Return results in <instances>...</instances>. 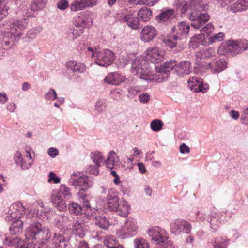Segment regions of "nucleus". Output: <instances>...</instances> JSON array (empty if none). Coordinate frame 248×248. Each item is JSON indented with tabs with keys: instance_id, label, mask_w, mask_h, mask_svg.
Here are the masks:
<instances>
[{
	"instance_id": "nucleus-35",
	"label": "nucleus",
	"mask_w": 248,
	"mask_h": 248,
	"mask_svg": "<svg viewBox=\"0 0 248 248\" xmlns=\"http://www.w3.org/2000/svg\"><path fill=\"white\" fill-rule=\"evenodd\" d=\"M91 158L94 164L98 166H101V164L104 159L102 154L98 151L92 152Z\"/></svg>"
},
{
	"instance_id": "nucleus-29",
	"label": "nucleus",
	"mask_w": 248,
	"mask_h": 248,
	"mask_svg": "<svg viewBox=\"0 0 248 248\" xmlns=\"http://www.w3.org/2000/svg\"><path fill=\"white\" fill-rule=\"evenodd\" d=\"M192 1H193L194 3H196L198 2V5L200 4V2H201V0H189V1H181L178 4V6L181 14H185L188 9H190L191 11H192L193 8L195 9L192 6Z\"/></svg>"
},
{
	"instance_id": "nucleus-34",
	"label": "nucleus",
	"mask_w": 248,
	"mask_h": 248,
	"mask_svg": "<svg viewBox=\"0 0 248 248\" xmlns=\"http://www.w3.org/2000/svg\"><path fill=\"white\" fill-rule=\"evenodd\" d=\"M10 228V232L12 235H15L21 232L23 230V221H17L12 222Z\"/></svg>"
},
{
	"instance_id": "nucleus-15",
	"label": "nucleus",
	"mask_w": 248,
	"mask_h": 248,
	"mask_svg": "<svg viewBox=\"0 0 248 248\" xmlns=\"http://www.w3.org/2000/svg\"><path fill=\"white\" fill-rule=\"evenodd\" d=\"M20 37H17L11 32L10 25L8 31H5L2 32L0 36V40L2 46L5 50L10 49L14 45V40L19 38Z\"/></svg>"
},
{
	"instance_id": "nucleus-52",
	"label": "nucleus",
	"mask_w": 248,
	"mask_h": 248,
	"mask_svg": "<svg viewBox=\"0 0 248 248\" xmlns=\"http://www.w3.org/2000/svg\"><path fill=\"white\" fill-rule=\"evenodd\" d=\"M159 0H137V3L139 4L153 6Z\"/></svg>"
},
{
	"instance_id": "nucleus-14",
	"label": "nucleus",
	"mask_w": 248,
	"mask_h": 248,
	"mask_svg": "<svg viewBox=\"0 0 248 248\" xmlns=\"http://www.w3.org/2000/svg\"><path fill=\"white\" fill-rule=\"evenodd\" d=\"M218 2L222 6L230 4L231 2L234 3L230 6V8L228 9L234 13L240 12L246 9L248 7V0H218Z\"/></svg>"
},
{
	"instance_id": "nucleus-7",
	"label": "nucleus",
	"mask_w": 248,
	"mask_h": 248,
	"mask_svg": "<svg viewBox=\"0 0 248 248\" xmlns=\"http://www.w3.org/2000/svg\"><path fill=\"white\" fill-rule=\"evenodd\" d=\"M86 52L88 55L94 58V62L101 61L104 62H111L116 60V56L113 52L107 49L100 52L98 46H96L93 48L89 47Z\"/></svg>"
},
{
	"instance_id": "nucleus-16",
	"label": "nucleus",
	"mask_w": 248,
	"mask_h": 248,
	"mask_svg": "<svg viewBox=\"0 0 248 248\" xmlns=\"http://www.w3.org/2000/svg\"><path fill=\"white\" fill-rule=\"evenodd\" d=\"M189 25L186 22H179L177 25L172 29L174 40H180L183 37L186 38L189 32Z\"/></svg>"
},
{
	"instance_id": "nucleus-23",
	"label": "nucleus",
	"mask_w": 248,
	"mask_h": 248,
	"mask_svg": "<svg viewBox=\"0 0 248 248\" xmlns=\"http://www.w3.org/2000/svg\"><path fill=\"white\" fill-rule=\"evenodd\" d=\"M72 232L73 234L80 238H83L87 230L84 223L81 221H76L74 224H72L71 227Z\"/></svg>"
},
{
	"instance_id": "nucleus-53",
	"label": "nucleus",
	"mask_w": 248,
	"mask_h": 248,
	"mask_svg": "<svg viewBox=\"0 0 248 248\" xmlns=\"http://www.w3.org/2000/svg\"><path fill=\"white\" fill-rule=\"evenodd\" d=\"M177 40H175L174 39V36L172 38H166L163 40L164 43L167 46H168L170 48H173L176 46V44L177 42Z\"/></svg>"
},
{
	"instance_id": "nucleus-12",
	"label": "nucleus",
	"mask_w": 248,
	"mask_h": 248,
	"mask_svg": "<svg viewBox=\"0 0 248 248\" xmlns=\"http://www.w3.org/2000/svg\"><path fill=\"white\" fill-rule=\"evenodd\" d=\"M170 229L171 232L174 234H179L182 232L189 234L191 231L192 226L187 221L177 219L171 224Z\"/></svg>"
},
{
	"instance_id": "nucleus-1",
	"label": "nucleus",
	"mask_w": 248,
	"mask_h": 248,
	"mask_svg": "<svg viewBox=\"0 0 248 248\" xmlns=\"http://www.w3.org/2000/svg\"><path fill=\"white\" fill-rule=\"evenodd\" d=\"M51 231L47 226L39 222L31 224L25 233L26 239L21 240L18 237H6L3 241L6 246L13 248H27L30 245L33 248H40L51 238Z\"/></svg>"
},
{
	"instance_id": "nucleus-38",
	"label": "nucleus",
	"mask_w": 248,
	"mask_h": 248,
	"mask_svg": "<svg viewBox=\"0 0 248 248\" xmlns=\"http://www.w3.org/2000/svg\"><path fill=\"white\" fill-rule=\"evenodd\" d=\"M94 219L95 224L101 228L106 229L109 225L108 221L105 216H96Z\"/></svg>"
},
{
	"instance_id": "nucleus-33",
	"label": "nucleus",
	"mask_w": 248,
	"mask_h": 248,
	"mask_svg": "<svg viewBox=\"0 0 248 248\" xmlns=\"http://www.w3.org/2000/svg\"><path fill=\"white\" fill-rule=\"evenodd\" d=\"M175 16V12L173 9H168L163 11L160 13L157 18L163 21H166L169 19L174 18Z\"/></svg>"
},
{
	"instance_id": "nucleus-13",
	"label": "nucleus",
	"mask_w": 248,
	"mask_h": 248,
	"mask_svg": "<svg viewBox=\"0 0 248 248\" xmlns=\"http://www.w3.org/2000/svg\"><path fill=\"white\" fill-rule=\"evenodd\" d=\"M188 86L191 91L196 93H206L209 88L207 83L203 82L202 79L196 77H191L189 78Z\"/></svg>"
},
{
	"instance_id": "nucleus-2",
	"label": "nucleus",
	"mask_w": 248,
	"mask_h": 248,
	"mask_svg": "<svg viewBox=\"0 0 248 248\" xmlns=\"http://www.w3.org/2000/svg\"><path fill=\"white\" fill-rule=\"evenodd\" d=\"M48 0H33L30 4L31 11L29 6L26 3L21 4L18 7L16 14L21 20L15 21L10 24L11 32L16 34L17 37L22 35V31L27 26V20L29 17L33 16L32 11L41 10L45 7L47 3Z\"/></svg>"
},
{
	"instance_id": "nucleus-45",
	"label": "nucleus",
	"mask_w": 248,
	"mask_h": 248,
	"mask_svg": "<svg viewBox=\"0 0 248 248\" xmlns=\"http://www.w3.org/2000/svg\"><path fill=\"white\" fill-rule=\"evenodd\" d=\"M204 39V36L203 34H199L195 35L190 39V46H194V44H196L195 46H197V44H202L204 45L202 40Z\"/></svg>"
},
{
	"instance_id": "nucleus-11",
	"label": "nucleus",
	"mask_w": 248,
	"mask_h": 248,
	"mask_svg": "<svg viewBox=\"0 0 248 248\" xmlns=\"http://www.w3.org/2000/svg\"><path fill=\"white\" fill-rule=\"evenodd\" d=\"M165 52L163 51H159L158 47L148 48L143 57L139 58L138 61H141L145 62H155V61H163L164 60Z\"/></svg>"
},
{
	"instance_id": "nucleus-6",
	"label": "nucleus",
	"mask_w": 248,
	"mask_h": 248,
	"mask_svg": "<svg viewBox=\"0 0 248 248\" xmlns=\"http://www.w3.org/2000/svg\"><path fill=\"white\" fill-rule=\"evenodd\" d=\"M139 227L136 219L132 217L127 218L120 229L117 231V235L121 239H125L135 235Z\"/></svg>"
},
{
	"instance_id": "nucleus-4",
	"label": "nucleus",
	"mask_w": 248,
	"mask_h": 248,
	"mask_svg": "<svg viewBox=\"0 0 248 248\" xmlns=\"http://www.w3.org/2000/svg\"><path fill=\"white\" fill-rule=\"evenodd\" d=\"M192 6L195 9H192L190 11L188 17L191 22V26L198 29L205 24L210 19L209 15L207 13L206 9L207 5L201 4L198 5V2L196 3L192 1Z\"/></svg>"
},
{
	"instance_id": "nucleus-63",
	"label": "nucleus",
	"mask_w": 248,
	"mask_h": 248,
	"mask_svg": "<svg viewBox=\"0 0 248 248\" xmlns=\"http://www.w3.org/2000/svg\"><path fill=\"white\" fill-rule=\"evenodd\" d=\"M180 151L182 154H188L189 148L186 144L183 143L180 146Z\"/></svg>"
},
{
	"instance_id": "nucleus-28",
	"label": "nucleus",
	"mask_w": 248,
	"mask_h": 248,
	"mask_svg": "<svg viewBox=\"0 0 248 248\" xmlns=\"http://www.w3.org/2000/svg\"><path fill=\"white\" fill-rule=\"evenodd\" d=\"M175 63H155L156 71L159 73H167L173 70Z\"/></svg>"
},
{
	"instance_id": "nucleus-26",
	"label": "nucleus",
	"mask_w": 248,
	"mask_h": 248,
	"mask_svg": "<svg viewBox=\"0 0 248 248\" xmlns=\"http://www.w3.org/2000/svg\"><path fill=\"white\" fill-rule=\"evenodd\" d=\"M123 19L130 28L136 30L140 27V23L139 19L133 14H126L124 16Z\"/></svg>"
},
{
	"instance_id": "nucleus-10",
	"label": "nucleus",
	"mask_w": 248,
	"mask_h": 248,
	"mask_svg": "<svg viewBox=\"0 0 248 248\" xmlns=\"http://www.w3.org/2000/svg\"><path fill=\"white\" fill-rule=\"evenodd\" d=\"M147 233L151 240L157 244L164 243L169 238L166 231L159 227H152L147 231Z\"/></svg>"
},
{
	"instance_id": "nucleus-43",
	"label": "nucleus",
	"mask_w": 248,
	"mask_h": 248,
	"mask_svg": "<svg viewBox=\"0 0 248 248\" xmlns=\"http://www.w3.org/2000/svg\"><path fill=\"white\" fill-rule=\"evenodd\" d=\"M163 125L162 122L158 119H155L152 121L150 124L151 129L154 131H158L162 129Z\"/></svg>"
},
{
	"instance_id": "nucleus-5",
	"label": "nucleus",
	"mask_w": 248,
	"mask_h": 248,
	"mask_svg": "<svg viewBox=\"0 0 248 248\" xmlns=\"http://www.w3.org/2000/svg\"><path fill=\"white\" fill-rule=\"evenodd\" d=\"M71 196L70 189L65 185L62 184L60 186L59 190L52 191L51 202L57 210L63 211L66 209L67 207L65 199H69Z\"/></svg>"
},
{
	"instance_id": "nucleus-32",
	"label": "nucleus",
	"mask_w": 248,
	"mask_h": 248,
	"mask_svg": "<svg viewBox=\"0 0 248 248\" xmlns=\"http://www.w3.org/2000/svg\"><path fill=\"white\" fill-rule=\"evenodd\" d=\"M104 244L108 248H124L122 245H116L117 240L113 236H106L104 238Z\"/></svg>"
},
{
	"instance_id": "nucleus-37",
	"label": "nucleus",
	"mask_w": 248,
	"mask_h": 248,
	"mask_svg": "<svg viewBox=\"0 0 248 248\" xmlns=\"http://www.w3.org/2000/svg\"><path fill=\"white\" fill-rule=\"evenodd\" d=\"M169 90V96L175 102H177L179 99L180 94L178 91V88L175 84L173 85L170 86Z\"/></svg>"
},
{
	"instance_id": "nucleus-41",
	"label": "nucleus",
	"mask_w": 248,
	"mask_h": 248,
	"mask_svg": "<svg viewBox=\"0 0 248 248\" xmlns=\"http://www.w3.org/2000/svg\"><path fill=\"white\" fill-rule=\"evenodd\" d=\"M228 240L224 238H217L214 240V248H227Z\"/></svg>"
},
{
	"instance_id": "nucleus-56",
	"label": "nucleus",
	"mask_w": 248,
	"mask_h": 248,
	"mask_svg": "<svg viewBox=\"0 0 248 248\" xmlns=\"http://www.w3.org/2000/svg\"><path fill=\"white\" fill-rule=\"evenodd\" d=\"M213 30L214 26L212 23H209L202 29V31L205 33L208 36L211 34Z\"/></svg>"
},
{
	"instance_id": "nucleus-40",
	"label": "nucleus",
	"mask_w": 248,
	"mask_h": 248,
	"mask_svg": "<svg viewBox=\"0 0 248 248\" xmlns=\"http://www.w3.org/2000/svg\"><path fill=\"white\" fill-rule=\"evenodd\" d=\"M84 208H83V206L82 207H81L79 204L74 202H71L68 205L69 212L71 214L75 215H78L82 213V211H84Z\"/></svg>"
},
{
	"instance_id": "nucleus-25",
	"label": "nucleus",
	"mask_w": 248,
	"mask_h": 248,
	"mask_svg": "<svg viewBox=\"0 0 248 248\" xmlns=\"http://www.w3.org/2000/svg\"><path fill=\"white\" fill-rule=\"evenodd\" d=\"M119 163V159L116 153L113 151H110L105 161L106 167L108 169H112L116 166H118Z\"/></svg>"
},
{
	"instance_id": "nucleus-62",
	"label": "nucleus",
	"mask_w": 248,
	"mask_h": 248,
	"mask_svg": "<svg viewBox=\"0 0 248 248\" xmlns=\"http://www.w3.org/2000/svg\"><path fill=\"white\" fill-rule=\"evenodd\" d=\"M47 153L51 157L55 158L58 155L59 152L56 148L51 147L48 150Z\"/></svg>"
},
{
	"instance_id": "nucleus-46",
	"label": "nucleus",
	"mask_w": 248,
	"mask_h": 248,
	"mask_svg": "<svg viewBox=\"0 0 248 248\" xmlns=\"http://www.w3.org/2000/svg\"><path fill=\"white\" fill-rule=\"evenodd\" d=\"M78 196L81 201L84 202L83 208L88 209L90 208L88 200L86 199L87 194L85 193L84 190L81 189L78 193Z\"/></svg>"
},
{
	"instance_id": "nucleus-30",
	"label": "nucleus",
	"mask_w": 248,
	"mask_h": 248,
	"mask_svg": "<svg viewBox=\"0 0 248 248\" xmlns=\"http://www.w3.org/2000/svg\"><path fill=\"white\" fill-rule=\"evenodd\" d=\"M138 16L141 20L146 22L151 19L152 16V12L150 9L144 7L138 11Z\"/></svg>"
},
{
	"instance_id": "nucleus-42",
	"label": "nucleus",
	"mask_w": 248,
	"mask_h": 248,
	"mask_svg": "<svg viewBox=\"0 0 248 248\" xmlns=\"http://www.w3.org/2000/svg\"><path fill=\"white\" fill-rule=\"evenodd\" d=\"M49 212L50 209L49 208H42L37 212L36 216L40 220L47 219L49 217Z\"/></svg>"
},
{
	"instance_id": "nucleus-49",
	"label": "nucleus",
	"mask_w": 248,
	"mask_h": 248,
	"mask_svg": "<svg viewBox=\"0 0 248 248\" xmlns=\"http://www.w3.org/2000/svg\"><path fill=\"white\" fill-rule=\"evenodd\" d=\"M224 37V33L222 32H219L218 33L216 34L213 36H211L208 38L209 42L210 44H212L216 41H221L223 39Z\"/></svg>"
},
{
	"instance_id": "nucleus-27",
	"label": "nucleus",
	"mask_w": 248,
	"mask_h": 248,
	"mask_svg": "<svg viewBox=\"0 0 248 248\" xmlns=\"http://www.w3.org/2000/svg\"><path fill=\"white\" fill-rule=\"evenodd\" d=\"M53 244L51 248H69V242L65 239L62 234H58V236L55 234L53 239Z\"/></svg>"
},
{
	"instance_id": "nucleus-21",
	"label": "nucleus",
	"mask_w": 248,
	"mask_h": 248,
	"mask_svg": "<svg viewBox=\"0 0 248 248\" xmlns=\"http://www.w3.org/2000/svg\"><path fill=\"white\" fill-rule=\"evenodd\" d=\"M126 78L119 73L112 72L109 73L104 78V82L109 84L118 85L124 82Z\"/></svg>"
},
{
	"instance_id": "nucleus-64",
	"label": "nucleus",
	"mask_w": 248,
	"mask_h": 248,
	"mask_svg": "<svg viewBox=\"0 0 248 248\" xmlns=\"http://www.w3.org/2000/svg\"><path fill=\"white\" fill-rule=\"evenodd\" d=\"M229 116L232 119L236 120L239 117V113L234 110H232L229 112Z\"/></svg>"
},
{
	"instance_id": "nucleus-8",
	"label": "nucleus",
	"mask_w": 248,
	"mask_h": 248,
	"mask_svg": "<svg viewBox=\"0 0 248 248\" xmlns=\"http://www.w3.org/2000/svg\"><path fill=\"white\" fill-rule=\"evenodd\" d=\"M131 72L148 82H156L158 80L156 76L152 74L147 63H132Z\"/></svg>"
},
{
	"instance_id": "nucleus-48",
	"label": "nucleus",
	"mask_w": 248,
	"mask_h": 248,
	"mask_svg": "<svg viewBox=\"0 0 248 248\" xmlns=\"http://www.w3.org/2000/svg\"><path fill=\"white\" fill-rule=\"evenodd\" d=\"M9 7L3 3H0V20L6 17L8 14Z\"/></svg>"
},
{
	"instance_id": "nucleus-47",
	"label": "nucleus",
	"mask_w": 248,
	"mask_h": 248,
	"mask_svg": "<svg viewBox=\"0 0 248 248\" xmlns=\"http://www.w3.org/2000/svg\"><path fill=\"white\" fill-rule=\"evenodd\" d=\"M83 33V29L80 27H75L73 29H71L69 33L72 34L73 39L77 38Z\"/></svg>"
},
{
	"instance_id": "nucleus-24",
	"label": "nucleus",
	"mask_w": 248,
	"mask_h": 248,
	"mask_svg": "<svg viewBox=\"0 0 248 248\" xmlns=\"http://www.w3.org/2000/svg\"><path fill=\"white\" fill-rule=\"evenodd\" d=\"M173 70L180 76L188 75L191 71L190 63H175Z\"/></svg>"
},
{
	"instance_id": "nucleus-17",
	"label": "nucleus",
	"mask_w": 248,
	"mask_h": 248,
	"mask_svg": "<svg viewBox=\"0 0 248 248\" xmlns=\"http://www.w3.org/2000/svg\"><path fill=\"white\" fill-rule=\"evenodd\" d=\"M140 35L141 40L144 42H149L157 36V31L154 27L146 25L142 28Z\"/></svg>"
},
{
	"instance_id": "nucleus-50",
	"label": "nucleus",
	"mask_w": 248,
	"mask_h": 248,
	"mask_svg": "<svg viewBox=\"0 0 248 248\" xmlns=\"http://www.w3.org/2000/svg\"><path fill=\"white\" fill-rule=\"evenodd\" d=\"M45 98L46 100H54L57 98V93L54 89H50L45 94Z\"/></svg>"
},
{
	"instance_id": "nucleus-59",
	"label": "nucleus",
	"mask_w": 248,
	"mask_h": 248,
	"mask_svg": "<svg viewBox=\"0 0 248 248\" xmlns=\"http://www.w3.org/2000/svg\"><path fill=\"white\" fill-rule=\"evenodd\" d=\"M150 99V96L147 93H143L139 96V100L142 103H148Z\"/></svg>"
},
{
	"instance_id": "nucleus-58",
	"label": "nucleus",
	"mask_w": 248,
	"mask_h": 248,
	"mask_svg": "<svg viewBox=\"0 0 248 248\" xmlns=\"http://www.w3.org/2000/svg\"><path fill=\"white\" fill-rule=\"evenodd\" d=\"M105 108V102L103 100H99L97 101L95 105V109L98 112H101Z\"/></svg>"
},
{
	"instance_id": "nucleus-44",
	"label": "nucleus",
	"mask_w": 248,
	"mask_h": 248,
	"mask_svg": "<svg viewBox=\"0 0 248 248\" xmlns=\"http://www.w3.org/2000/svg\"><path fill=\"white\" fill-rule=\"evenodd\" d=\"M83 64L82 63H68L66 66L73 71H84Z\"/></svg>"
},
{
	"instance_id": "nucleus-3",
	"label": "nucleus",
	"mask_w": 248,
	"mask_h": 248,
	"mask_svg": "<svg viewBox=\"0 0 248 248\" xmlns=\"http://www.w3.org/2000/svg\"><path fill=\"white\" fill-rule=\"evenodd\" d=\"M248 48V42L244 40H228L222 44L218 49V54L222 56V60L224 62V57H230L234 56Z\"/></svg>"
},
{
	"instance_id": "nucleus-22",
	"label": "nucleus",
	"mask_w": 248,
	"mask_h": 248,
	"mask_svg": "<svg viewBox=\"0 0 248 248\" xmlns=\"http://www.w3.org/2000/svg\"><path fill=\"white\" fill-rule=\"evenodd\" d=\"M130 206L127 201L123 198L121 199V202H119V205L114 210L118 215L122 217H126L130 211Z\"/></svg>"
},
{
	"instance_id": "nucleus-54",
	"label": "nucleus",
	"mask_w": 248,
	"mask_h": 248,
	"mask_svg": "<svg viewBox=\"0 0 248 248\" xmlns=\"http://www.w3.org/2000/svg\"><path fill=\"white\" fill-rule=\"evenodd\" d=\"M70 7L68 1L66 0H61L57 4V8L61 10H64L68 7Z\"/></svg>"
},
{
	"instance_id": "nucleus-51",
	"label": "nucleus",
	"mask_w": 248,
	"mask_h": 248,
	"mask_svg": "<svg viewBox=\"0 0 248 248\" xmlns=\"http://www.w3.org/2000/svg\"><path fill=\"white\" fill-rule=\"evenodd\" d=\"M14 160L17 164L20 165L22 168H25L23 164L22 156L20 152L17 151L15 154Z\"/></svg>"
},
{
	"instance_id": "nucleus-31",
	"label": "nucleus",
	"mask_w": 248,
	"mask_h": 248,
	"mask_svg": "<svg viewBox=\"0 0 248 248\" xmlns=\"http://www.w3.org/2000/svg\"><path fill=\"white\" fill-rule=\"evenodd\" d=\"M86 0H75L70 5L71 11L77 12L87 8Z\"/></svg>"
},
{
	"instance_id": "nucleus-20",
	"label": "nucleus",
	"mask_w": 248,
	"mask_h": 248,
	"mask_svg": "<svg viewBox=\"0 0 248 248\" xmlns=\"http://www.w3.org/2000/svg\"><path fill=\"white\" fill-rule=\"evenodd\" d=\"M69 181L75 187L78 186H83L89 188L93 185V178L87 176H80L76 179H69Z\"/></svg>"
},
{
	"instance_id": "nucleus-57",
	"label": "nucleus",
	"mask_w": 248,
	"mask_h": 248,
	"mask_svg": "<svg viewBox=\"0 0 248 248\" xmlns=\"http://www.w3.org/2000/svg\"><path fill=\"white\" fill-rule=\"evenodd\" d=\"M100 166H98L96 165L94 166L90 165L88 169V171L91 174L97 175L99 174V170L98 168Z\"/></svg>"
},
{
	"instance_id": "nucleus-60",
	"label": "nucleus",
	"mask_w": 248,
	"mask_h": 248,
	"mask_svg": "<svg viewBox=\"0 0 248 248\" xmlns=\"http://www.w3.org/2000/svg\"><path fill=\"white\" fill-rule=\"evenodd\" d=\"M53 181L54 183H59L60 182V179L56 175V174L52 172L49 173V179L48 181L50 182Z\"/></svg>"
},
{
	"instance_id": "nucleus-36",
	"label": "nucleus",
	"mask_w": 248,
	"mask_h": 248,
	"mask_svg": "<svg viewBox=\"0 0 248 248\" xmlns=\"http://www.w3.org/2000/svg\"><path fill=\"white\" fill-rule=\"evenodd\" d=\"M211 71L213 72H220L226 67V63H209L207 64Z\"/></svg>"
},
{
	"instance_id": "nucleus-39",
	"label": "nucleus",
	"mask_w": 248,
	"mask_h": 248,
	"mask_svg": "<svg viewBox=\"0 0 248 248\" xmlns=\"http://www.w3.org/2000/svg\"><path fill=\"white\" fill-rule=\"evenodd\" d=\"M133 245L135 248H148L149 244L143 238L139 237L134 239Z\"/></svg>"
},
{
	"instance_id": "nucleus-18",
	"label": "nucleus",
	"mask_w": 248,
	"mask_h": 248,
	"mask_svg": "<svg viewBox=\"0 0 248 248\" xmlns=\"http://www.w3.org/2000/svg\"><path fill=\"white\" fill-rule=\"evenodd\" d=\"M74 222V218L65 214L58 215L55 218V223L58 227L67 229H71Z\"/></svg>"
},
{
	"instance_id": "nucleus-19",
	"label": "nucleus",
	"mask_w": 248,
	"mask_h": 248,
	"mask_svg": "<svg viewBox=\"0 0 248 248\" xmlns=\"http://www.w3.org/2000/svg\"><path fill=\"white\" fill-rule=\"evenodd\" d=\"M108 207L109 210L113 211L119 205L121 199L119 198L118 193L115 189H110L108 191L107 197Z\"/></svg>"
},
{
	"instance_id": "nucleus-55",
	"label": "nucleus",
	"mask_w": 248,
	"mask_h": 248,
	"mask_svg": "<svg viewBox=\"0 0 248 248\" xmlns=\"http://www.w3.org/2000/svg\"><path fill=\"white\" fill-rule=\"evenodd\" d=\"M139 92L140 90L138 87H131L128 90L127 96L129 98H133Z\"/></svg>"
},
{
	"instance_id": "nucleus-61",
	"label": "nucleus",
	"mask_w": 248,
	"mask_h": 248,
	"mask_svg": "<svg viewBox=\"0 0 248 248\" xmlns=\"http://www.w3.org/2000/svg\"><path fill=\"white\" fill-rule=\"evenodd\" d=\"M9 98L7 93L5 92L0 93V104H5L8 101Z\"/></svg>"
},
{
	"instance_id": "nucleus-9",
	"label": "nucleus",
	"mask_w": 248,
	"mask_h": 248,
	"mask_svg": "<svg viewBox=\"0 0 248 248\" xmlns=\"http://www.w3.org/2000/svg\"><path fill=\"white\" fill-rule=\"evenodd\" d=\"M25 210V208L21 202H15L9 207L6 213L5 219L12 222L20 221L19 219L24 215Z\"/></svg>"
}]
</instances>
